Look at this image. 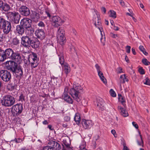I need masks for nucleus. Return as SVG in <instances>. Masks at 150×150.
<instances>
[{
  "instance_id": "obj_61",
  "label": "nucleus",
  "mask_w": 150,
  "mask_h": 150,
  "mask_svg": "<svg viewBox=\"0 0 150 150\" xmlns=\"http://www.w3.org/2000/svg\"><path fill=\"white\" fill-rule=\"evenodd\" d=\"M132 50L133 54L134 55H135L136 54V52H135V49L134 48H132Z\"/></svg>"
},
{
  "instance_id": "obj_27",
  "label": "nucleus",
  "mask_w": 150,
  "mask_h": 150,
  "mask_svg": "<svg viewBox=\"0 0 150 150\" xmlns=\"http://www.w3.org/2000/svg\"><path fill=\"white\" fill-rule=\"evenodd\" d=\"M120 84L121 85V83H124L125 81L128 82L129 80L127 78L125 74H123L121 75L120 77Z\"/></svg>"
},
{
  "instance_id": "obj_40",
  "label": "nucleus",
  "mask_w": 150,
  "mask_h": 150,
  "mask_svg": "<svg viewBox=\"0 0 150 150\" xmlns=\"http://www.w3.org/2000/svg\"><path fill=\"white\" fill-rule=\"evenodd\" d=\"M32 60H36L37 59L38 60V59L37 57V55L36 53H33L32 54Z\"/></svg>"
},
{
  "instance_id": "obj_12",
  "label": "nucleus",
  "mask_w": 150,
  "mask_h": 150,
  "mask_svg": "<svg viewBox=\"0 0 150 150\" xmlns=\"http://www.w3.org/2000/svg\"><path fill=\"white\" fill-rule=\"evenodd\" d=\"M68 89L67 88H65L62 97L65 101L69 103L72 104L73 101L71 97L68 95Z\"/></svg>"
},
{
  "instance_id": "obj_63",
  "label": "nucleus",
  "mask_w": 150,
  "mask_h": 150,
  "mask_svg": "<svg viewBox=\"0 0 150 150\" xmlns=\"http://www.w3.org/2000/svg\"><path fill=\"white\" fill-rule=\"evenodd\" d=\"M62 126L63 127H66L67 126V123L64 122L62 124Z\"/></svg>"
},
{
  "instance_id": "obj_64",
  "label": "nucleus",
  "mask_w": 150,
  "mask_h": 150,
  "mask_svg": "<svg viewBox=\"0 0 150 150\" xmlns=\"http://www.w3.org/2000/svg\"><path fill=\"white\" fill-rule=\"evenodd\" d=\"M125 59L126 61V62H129V60H128V57L126 55L125 56Z\"/></svg>"
},
{
  "instance_id": "obj_38",
  "label": "nucleus",
  "mask_w": 150,
  "mask_h": 150,
  "mask_svg": "<svg viewBox=\"0 0 150 150\" xmlns=\"http://www.w3.org/2000/svg\"><path fill=\"white\" fill-rule=\"evenodd\" d=\"M142 62V63L145 65H148L150 64V62L146 59H143Z\"/></svg>"
},
{
  "instance_id": "obj_51",
  "label": "nucleus",
  "mask_w": 150,
  "mask_h": 150,
  "mask_svg": "<svg viewBox=\"0 0 150 150\" xmlns=\"http://www.w3.org/2000/svg\"><path fill=\"white\" fill-rule=\"evenodd\" d=\"M64 120L66 122H69L70 120V117L68 116H66L64 118Z\"/></svg>"
},
{
  "instance_id": "obj_9",
  "label": "nucleus",
  "mask_w": 150,
  "mask_h": 150,
  "mask_svg": "<svg viewBox=\"0 0 150 150\" xmlns=\"http://www.w3.org/2000/svg\"><path fill=\"white\" fill-rule=\"evenodd\" d=\"M14 110V113L16 116H18L21 113L23 109V106L21 103L17 104L12 106Z\"/></svg>"
},
{
  "instance_id": "obj_26",
  "label": "nucleus",
  "mask_w": 150,
  "mask_h": 150,
  "mask_svg": "<svg viewBox=\"0 0 150 150\" xmlns=\"http://www.w3.org/2000/svg\"><path fill=\"white\" fill-rule=\"evenodd\" d=\"M57 42L61 45H63L66 42V38L64 36L57 37Z\"/></svg>"
},
{
  "instance_id": "obj_52",
  "label": "nucleus",
  "mask_w": 150,
  "mask_h": 150,
  "mask_svg": "<svg viewBox=\"0 0 150 150\" xmlns=\"http://www.w3.org/2000/svg\"><path fill=\"white\" fill-rule=\"evenodd\" d=\"M110 35L112 38H115L117 36V35L113 34L112 33H110Z\"/></svg>"
},
{
  "instance_id": "obj_28",
  "label": "nucleus",
  "mask_w": 150,
  "mask_h": 150,
  "mask_svg": "<svg viewBox=\"0 0 150 150\" xmlns=\"http://www.w3.org/2000/svg\"><path fill=\"white\" fill-rule=\"evenodd\" d=\"M118 99L119 101L121 103L124 107L126 106V104L125 103L126 101L125 97H123L121 95L118 94Z\"/></svg>"
},
{
  "instance_id": "obj_35",
  "label": "nucleus",
  "mask_w": 150,
  "mask_h": 150,
  "mask_svg": "<svg viewBox=\"0 0 150 150\" xmlns=\"http://www.w3.org/2000/svg\"><path fill=\"white\" fill-rule=\"evenodd\" d=\"M109 16L110 17H112L113 18H115L116 17V13L113 10H110L109 11Z\"/></svg>"
},
{
  "instance_id": "obj_43",
  "label": "nucleus",
  "mask_w": 150,
  "mask_h": 150,
  "mask_svg": "<svg viewBox=\"0 0 150 150\" xmlns=\"http://www.w3.org/2000/svg\"><path fill=\"white\" fill-rule=\"evenodd\" d=\"M43 150H54L51 146H47L44 147L43 148Z\"/></svg>"
},
{
  "instance_id": "obj_44",
  "label": "nucleus",
  "mask_w": 150,
  "mask_h": 150,
  "mask_svg": "<svg viewBox=\"0 0 150 150\" xmlns=\"http://www.w3.org/2000/svg\"><path fill=\"white\" fill-rule=\"evenodd\" d=\"M138 71L141 74H145L144 70L142 68V67L139 68L138 69Z\"/></svg>"
},
{
  "instance_id": "obj_37",
  "label": "nucleus",
  "mask_w": 150,
  "mask_h": 150,
  "mask_svg": "<svg viewBox=\"0 0 150 150\" xmlns=\"http://www.w3.org/2000/svg\"><path fill=\"white\" fill-rule=\"evenodd\" d=\"M59 63L61 65H63L64 64V59L63 55L61 54L60 56L59 57Z\"/></svg>"
},
{
  "instance_id": "obj_1",
  "label": "nucleus",
  "mask_w": 150,
  "mask_h": 150,
  "mask_svg": "<svg viewBox=\"0 0 150 150\" xmlns=\"http://www.w3.org/2000/svg\"><path fill=\"white\" fill-rule=\"evenodd\" d=\"M8 58L12 60L8 62V69L13 74H15L16 76L21 78L23 76V69L20 66H18L16 62H20L21 61V54L18 52H14L11 48H8Z\"/></svg>"
},
{
  "instance_id": "obj_15",
  "label": "nucleus",
  "mask_w": 150,
  "mask_h": 150,
  "mask_svg": "<svg viewBox=\"0 0 150 150\" xmlns=\"http://www.w3.org/2000/svg\"><path fill=\"white\" fill-rule=\"evenodd\" d=\"M36 36L41 40L43 39L45 37V34L44 31L42 29H38L35 31Z\"/></svg>"
},
{
  "instance_id": "obj_59",
  "label": "nucleus",
  "mask_w": 150,
  "mask_h": 150,
  "mask_svg": "<svg viewBox=\"0 0 150 150\" xmlns=\"http://www.w3.org/2000/svg\"><path fill=\"white\" fill-rule=\"evenodd\" d=\"M113 27H114V29L116 31H117L119 30V28L117 26H116L114 25H113Z\"/></svg>"
},
{
  "instance_id": "obj_6",
  "label": "nucleus",
  "mask_w": 150,
  "mask_h": 150,
  "mask_svg": "<svg viewBox=\"0 0 150 150\" xmlns=\"http://www.w3.org/2000/svg\"><path fill=\"white\" fill-rule=\"evenodd\" d=\"M7 16L12 22L16 24L19 23L21 15L18 12L14 11L9 12L7 13Z\"/></svg>"
},
{
  "instance_id": "obj_8",
  "label": "nucleus",
  "mask_w": 150,
  "mask_h": 150,
  "mask_svg": "<svg viewBox=\"0 0 150 150\" xmlns=\"http://www.w3.org/2000/svg\"><path fill=\"white\" fill-rule=\"evenodd\" d=\"M0 77L5 82H8L11 79V75L10 72L6 70H2L0 71Z\"/></svg>"
},
{
  "instance_id": "obj_14",
  "label": "nucleus",
  "mask_w": 150,
  "mask_h": 150,
  "mask_svg": "<svg viewBox=\"0 0 150 150\" xmlns=\"http://www.w3.org/2000/svg\"><path fill=\"white\" fill-rule=\"evenodd\" d=\"M81 122L83 127L85 129L91 128L93 124L92 121L91 120H83Z\"/></svg>"
},
{
  "instance_id": "obj_7",
  "label": "nucleus",
  "mask_w": 150,
  "mask_h": 150,
  "mask_svg": "<svg viewBox=\"0 0 150 150\" xmlns=\"http://www.w3.org/2000/svg\"><path fill=\"white\" fill-rule=\"evenodd\" d=\"M51 21L52 25L56 28L62 25L63 23L62 19L58 16H52Z\"/></svg>"
},
{
  "instance_id": "obj_58",
  "label": "nucleus",
  "mask_w": 150,
  "mask_h": 150,
  "mask_svg": "<svg viewBox=\"0 0 150 150\" xmlns=\"http://www.w3.org/2000/svg\"><path fill=\"white\" fill-rule=\"evenodd\" d=\"M120 4L122 6H125V4L124 1H123L122 0L121 1H120Z\"/></svg>"
},
{
  "instance_id": "obj_49",
  "label": "nucleus",
  "mask_w": 150,
  "mask_h": 150,
  "mask_svg": "<svg viewBox=\"0 0 150 150\" xmlns=\"http://www.w3.org/2000/svg\"><path fill=\"white\" fill-rule=\"evenodd\" d=\"M132 125L134 126V127L137 129H138V125L135 122H132Z\"/></svg>"
},
{
  "instance_id": "obj_45",
  "label": "nucleus",
  "mask_w": 150,
  "mask_h": 150,
  "mask_svg": "<svg viewBox=\"0 0 150 150\" xmlns=\"http://www.w3.org/2000/svg\"><path fill=\"white\" fill-rule=\"evenodd\" d=\"M38 26L40 27H44L45 26L44 23L42 21H40L38 24Z\"/></svg>"
},
{
  "instance_id": "obj_46",
  "label": "nucleus",
  "mask_w": 150,
  "mask_h": 150,
  "mask_svg": "<svg viewBox=\"0 0 150 150\" xmlns=\"http://www.w3.org/2000/svg\"><path fill=\"white\" fill-rule=\"evenodd\" d=\"M86 146L85 144H83L81 145L79 147L81 150H88L85 148Z\"/></svg>"
},
{
  "instance_id": "obj_53",
  "label": "nucleus",
  "mask_w": 150,
  "mask_h": 150,
  "mask_svg": "<svg viewBox=\"0 0 150 150\" xmlns=\"http://www.w3.org/2000/svg\"><path fill=\"white\" fill-rule=\"evenodd\" d=\"M4 38L3 35L2 34H0V42H2Z\"/></svg>"
},
{
  "instance_id": "obj_20",
  "label": "nucleus",
  "mask_w": 150,
  "mask_h": 150,
  "mask_svg": "<svg viewBox=\"0 0 150 150\" xmlns=\"http://www.w3.org/2000/svg\"><path fill=\"white\" fill-rule=\"evenodd\" d=\"M24 28L21 25H18L16 27V31L18 34L22 35L24 32Z\"/></svg>"
},
{
  "instance_id": "obj_29",
  "label": "nucleus",
  "mask_w": 150,
  "mask_h": 150,
  "mask_svg": "<svg viewBox=\"0 0 150 150\" xmlns=\"http://www.w3.org/2000/svg\"><path fill=\"white\" fill-rule=\"evenodd\" d=\"M63 144L68 150H70L71 149V142L69 140H64Z\"/></svg>"
},
{
  "instance_id": "obj_4",
  "label": "nucleus",
  "mask_w": 150,
  "mask_h": 150,
  "mask_svg": "<svg viewBox=\"0 0 150 150\" xmlns=\"http://www.w3.org/2000/svg\"><path fill=\"white\" fill-rule=\"evenodd\" d=\"M1 102L3 106L6 107H10L14 104L16 100L14 97L8 94L3 96Z\"/></svg>"
},
{
  "instance_id": "obj_39",
  "label": "nucleus",
  "mask_w": 150,
  "mask_h": 150,
  "mask_svg": "<svg viewBox=\"0 0 150 150\" xmlns=\"http://www.w3.org/2000/svg\"><path fill=\"white\" fill-rule=\"evenodd\" d=\"M110 93L111 96L113 97H115L116 96V94L114 90L111 89L110 91Z\"/></svg>"
},
{
  "instance_id": "obj_41",
  "label": "nucleus",
  "mask_w": 150,
  "mask_h": 150,
  "mask_svg": "<svg viewBox=\"0 0 150 150\" xmlns=\"http://www.w3.org/2000/svg\"><path fill=\"white\" fill-rule=\"evenodd\" d=\"M145 82H144V83L145 84L150 86V80L148 78H146L145 79Z\"/></svg>"
},
{
  "instance_id": "obj_10",
  "label": "nucleus",
  "mask_w": 150,
  "mask_h": 150,
  "mask_svg": "<svg viewBox=\"0 0 150 150\" xmlns=\"http://www.w3.org/2000/svg\"><path fill=\"white\" fill-rule=\"evenodd\" d=\"M19 11L21 15L25 16H28L30 13L29 9L25 6H21L19 8Z\"/></svg>"
},
{
  "instance_id": "obj_54",
  "label": "nucleus",
  "mask_w": 150,
  "mask_h": 150,
  "mask_svg": "<svg viewBox=\"0 0 150 150\" xmlns=\"http://www.w3.org/2000/svg\"><path fill=\"white\" fill-rule=\"evenodd\" d=\"M118 73H121L122 72V69L121 67H119L117 69Z\"/></svg>"
},
{
  "instance_id": "obj_17",
  "label": "nucleus",
  "mask_w": 150,
  "mask_h": 150,
  "mask_svg": "<svg viewBox=\"0 0 150 150\" xmlns=\"http://www.w3.org/2000/svg\"><path fill=\"white\" fill-rule=\"evenodd\" d=\"M49 144L53 148L54 150H59L61 148L60 144L56 142L51 141L49 142Z\"/></svg>"
},
{
  "instance_id": "obj_57",
  "label": "nucleus",
  "mask_w": 150,
  "mask_h": 150,
  "mask_svg": "<svg viewBox=\"0 0 150 150\" xmlns=\"http://www.w3.org/2000/svg\"><path fill=\"white\" fill-rule=\"evenodd\" d=\"M101 10L102 11L104 12V13H105L106 12V9L104 7H103L101 8Z\"/></svg>"
},
{
  "instance_id": "obj_36",
  "label": "nucleus",
  "mask_w": 150,
  "mask_h": 150,
  "mask_svg": "<svg viewBox=\"0 0 150 150\" xmlns=\"http://www.w3.org/2000/svg\"><path fill=\"white\" fill-rule=\"evenodd\" d=\"M139 50L145 55H147L148 53L144 51L145 49L143 46L141 45L139 47Z\"/></svg>"
},
{
  "instance_id": "obj_60",
  "label": "nucleus",
  "mask_w": 150,
  "mask_h": 150,
  "mask_svg": "<svg viewBox=\"0 0 150 150\" xmlns=\"http://www.w3.org/2000/svg\"><path fill=\"white\" fill-rule=\"evenodd\" d=\"M111 133L114 135L115 137H116L115 136V134L116 133V132L115 130L114 129L112 130L111 131Z\"/></svg>"
},
{
  "instance_id": "obj_18",
  "label": "nucleus",
  "mask_w": 150,
  "mask_h": 150,
  "mask_svg": "<svg viewBox=\"0 0 150 150\" xmlns=\"http://www.w3.org/2000/svg\"><path fill=\"white\" fill-rule=\"evenodd\" d=\"M117 108L118 110L120 112L121 115L123 116L126 117L128 116L129 114L125 109L120 106H118Z\"/></svg>"
},
{
  "instance_id": "obj_62",
  "label": "nucleus",
  "mask_w": 150,
  "mask_h": 150,
  "mask_svg": "<svg viewBox=\"0 0 150 150\" xmlns=\"http://www.w3.org/2000/svg\"><path fill=\"white\" fill-rule=\"evenodd\" d=\"M42 123L44 125H47L48 124V122L47 120H44V121Z\"/></svg>"
},
{
  "instance_id": "obj_19",
  "label": "nucleus",
  "mask_w": 150,
  "mask_h": 150,
  "mask_svg": "<svg viewBox=\"0 0 150 150\" xmlns=\"http://www.w3.org/2000/svg\"><path fill=\"white\" fill-rule=\"evenodd\" d=\"M40 18V14L39 13L35 11H32V14L31 15V18L33 21L37 22Z\"/></svg>"
},
{
  "instance_id": "obj_42",
  "label": "nucleus",
  "mask_w": 150,
  "mask_h": 150,
  "mask_svg": "<svg viewBox=\"0 0 150 150\" xmlns=\"http://www.w3.org/2000/svg\"><path fill=\"white\" fill-rule=\"evenodd\" d=\"M19 101H21L22 102H23L25 100V96L23 94L21 93L19 97V99L18 100Z\"/></svg>"
},
{
  "instance_id": "obj_32",
  "label": "nucleus",
  "mask_w": 150,
  "mask_h": 150,
  "mask_svg": "<svg viewBox=\"0 0 150 150\" xmlns=\"http://www.w3.org/2000/svg\"><path fill=\"white\" fill-rule=\"evenodd\" d=\"M74 120L77 124H78L81 121V117L79 114L77 113L74 117Z\"/></svg>"
},
{
  "instance_id": "obj_24",
  "label": "nucleus",
  "mask_w": 150,
  "mask_h": 150,
  "mask_svg": "<svg viewBox=\"0 0 150 150\" xmlns=\"http://www.w3.org/2000/svg\"><path fill=\"white\" fill-rule=\"evenodd\" d=\"M31 60V59L29 58L28 60L31 67L34 68L36 67L38 65V60Z\"/></svg>"
},
{
  "instance_id": "obj_55",
  "label": "nucleus",
  "mask_w": 150,
  "mask_h": 150,
  "mask_svg": "<svg viewBox=\"0 0 150 150\" xmlns=\"http://www.w3.org/2000/svg\"><path fill=\"white\" fill-rule=\"evenodd\" d=\"M123 145L124 148L122 150H129L127 147L126 146V144L125 143L123 144Z\"/></svg>"
},
{
  "instance_id": "obj_23",
  "label": "nucleus",
  "mask_w": 150,
  "mask_h": 150,
  "mask_svg": "<svg viewBox=\"0 0 150 150\" xmlns=\"http://www.w3.org/2000/svg\"><path fill=\"white\" fill-rule=\"evenodd\" d=\"M65 31L63 28L60 27L58 30L57 34V37L64 36Z\"/></svg>"
},
{
  "instance_id": "obj_48",
  "label": "nucleus",
  "mask_w": 150,
  "mask_h": 150,
  "mask_svg": "<svg viewBox=\"0 0 150 150\" xmlns=\"http://www.w3.org/2000/svg\"><path fill=\"white\" fill-rule=\"evenodd\" d=\"M98 71V72L100 71V66L98 65V64H96L95 66Z\"/></svg>"
},
{
  "instance_id": "obj_33",
  "label": "nucleus",
  "mask_w": 150,
  "mask_h": 150,
  "mask_svg": "<svg viewBox=\"0 0 150 150\" xmlns=\"http://www.w3.org/2000/svg\"><path fill=\"white\" fill-rule=\"evenodd\" d=\"M7 21L2 16H0V29H1V27Z\"/></svg>"
},
{
  "instance_id": "obj_50",
  "label": "nucleus",
  "mask_w": 150,
  "mask_h": 150,
  "mask_svg": "<svg viewBox=\"0 0 150 150\" xmlns=\"http://www.w3.org/2000/svg\"><path fill=\"white\" fill-rule=\"evenodd\" d=\"M140 138H141V139L142 142H139V141H137V143H138V144L139 145L141 146L142 144V146H143V141L142 139V135L141 134L140 135Z\"/></svg>"
},
{
  "instance_id": "obj_3",
  "label": "nucleus",
  "mask_w": 150,
  "mask_h": 150,
  "mask_svg": "<svg viewBox=\"0 0 150 150\" xmlns=\"http://www.w3.org/2000/svg\"><path fill=\"white\" fill-rule=\"evenodd\" d=\"M83 88L79 85H74L69 91L70 94L74 99L79 102L80 101V93L83 92Z\"/></svg>"
},
{
  "instance_id": "obj_21",
  "label": "nucleus",
  "mask_w": 150,
  "mask_h": 150,
  "mask_svg": "<svg viewBox=\"0 0 150 150\" xmlns=\"http://www.w3.org/2000/svg\"><path fill=\"white\" fill-rule=\"evenodd\" d=\"M99 16H97V22H96V21L94 23V25H95L96 27L97 28H98L100 30L101 32V34L102 35L101 30L103 29V27L101 21V20L99 19Z\"/></svg>"
},
{
  "instance_id": "obj_5",
  "label": "nucleus",
  "mask_w": 150,
  "mask_h": 150,
  "mask_svg": "<svg viewBox=\"0 0 150 150\" xmlns=\"http://www.w3.org/2000/svg\"><path fill=\"white\" fill-rule=\"evenodd\" d=\"M32 21L30 18H23L21 21L20 24L25 29H28L31 32H33L34 29L31 27Z\"/></svg>"
},
{
  "instance_id": "obj_2",
  "label": "nucleus",
  "mask_w": 150,
  "mask_h": 150,
  "mask_svg": "<svg viewBox=\"0 0 150 150\" xmlns=\"http://www.w3.org/2000/svg\"><path fill=\"white\" fill-rule=\"evenodd\" d=\"M21 44L24 47L36 49L38 47L40 42L38 40L31 34L24 35L21 38Z\"/></svg>"
},
{
  "instance_id": "obj_22",
  "label": "nucleus",
  "mask_w": 150,
  "mask_h": 150,
  "mask_svg": "<svg viewBox=\"0 0 150 150\" xmlns=\"http://www.w3.org/2000/svg\"><path fill=\"white\" fill-rule=\"evenodd\" d=\"M63 71L66 75H67L70 71V68L67 64H64L62 65Z\"/></svg>"
},
{
  "instance_id": "obj_11",
  "label": "nucleus",
  "mask_w": 150,
  "mask_h": 150,
  "mask_svg": "<svg viewBox=\"0 0 150 150\" xmlns=\"http://www.w3.org/2000/svg\"><path fill=\"white\" fill-rule=\"evenodd\" d=\"M8 58V48L5 50L0 48V62H3Z\"/></svg>"
},
{
  "instance_id": "obj_34",
  "label": "nucleus",
  "mask_w": 150,
  "mask_h": 150,
  "mask_svg": "<svg viewBox=\"0 0 150 150\" xmlns=\"http://www.w3.org/2000/svg\"><path fill=\"white\" fill-rule=\"evenodd\" d=\"M19 43V40L16 37L13 38V39L11 43L12 45H17Z\"/></svg>"
},
{
  "instance_id": "obj_13",
  "label": "nucleus",
  "mask_w": 150,
  "mask_h": 150,
  "mask_svg": "<svg viewBox=\"0 0 150 150\" xmlns=\"http://www.w3.org/2000/svg\"><path fill=\"white\" fill-rule=\"evenodd\" d=\"M1 29H3L4 33L6 34H8L11 31V23L7 21L3 26L1 27Z\"/></svg>"
},
{
  "instance_id": "obj_31",
  "label": "nucleus",
  "mask_w": 150,
  "mask_h": 150,
  "mask_svg": "<svg viewBox=\"0 0 150 150\" xmlns=\"http://www.w3.org/2000/svg\"><path fill=\"white\" fill-rule=\"evenodd\" d=\"M15 84L11 83L10 84H8L7 86V89L9 91H12L14 90L15 88Z\"/></svg>"
},
{
  "instance_id": "obj_16",
  "label": "nucleus",
  "mask_w": 150,
  "mask_h": 150,
  "mask_svg": "<svg viewBox=\"0 0 150 150\" xmlns=\"http://www.w3.org/2000/svg\"><path fill=\"white\" fill-rule=\"evenodd\" d=\"M104 102L102 99L98 100L97 103V108L100 110L103 111L105 108L104 107Z\"/></svg>"
},
{
  "instance_id": "obj_25",
  "label": "nucleus",
  "mask_w": 150,
  "mask_h": 150,
  "mask_svg": "<svg viewBox=\"0 0 150 150\" xmlns=\"http://www.w3.org/2000/svg\"><path fill=\"white\" fill-rule=\"evenodd\" d=\"M11 8L10 6L6 3L3 2L2 6L1 7V9L4 11H7Z\"/></svg>"
},
{
  "instance_id": "obj_47",
  "label": "nucleus",
  "mask_w": 150,
  "mask_h": 150,
  "mask_svg": "<svg viewBox=\"0 0 150 150\" xmlns=\"http://www.w3.org/2000/svg\"><path fill=\"white\" fill-rule=\"evenodd\" d=\"M131 47L127 45L126 47V52L128 53H129L130 51Z\"/></svg>"
},
{
  "instance_id": "obj_30",
  "label": "nucleus",
  "mask_w": 150,
  "mask_h": 150,
  "mask_svg": "<svg viewBox=\"0 0 150 150\" xmlns=\"http://www.w3.org/2000/svg\"><path fill=\"white\" fill-rule=\"evenodd\" d=\"M98 74L100 79L103 82V83L105 84H106L107 83L106 80V79L104 77L103 73L101 71H100L98 72Z\"/></svg>"
},
{
  "instance_id": "obj_56",
  "label": "nucleus",
  "mask_w": 150,
  "mask_h": 150,
  "mask_svg": "<svg viewBox=\"0 0 150 150\" xmlns=\"http://www.w3.org/2000/svg\"><path fill=\"white\" fill-rule=\"evenodd\" d=\"M45 13L47 15V16L50 18L51 16L50 13V12L48 11H45Z\"/></svg>"
}]
</instances>
